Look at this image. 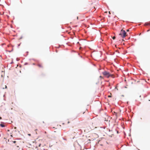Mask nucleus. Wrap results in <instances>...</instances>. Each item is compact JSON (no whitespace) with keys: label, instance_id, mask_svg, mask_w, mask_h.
Segmentation results:
<instances>
[{"label":"nucleus","instance_id":"f257e3e1","mask_svg":"<svg viewBox=\"0 0 150 150\" xmlns=\"http://www.w3.org/2000/svg\"><path fill=\"white\" fill-rule=\"evenodd\" d=\"M103 74L105 77L108 78L110 77H112V75L111 74H110L109 72L106 71H105L102 72Z\"/></svg>","mask_w":150,"mask_h":150},{"label":"nucleus","instance_id":"f03ea898","mask_svg":"<svg viewBox=\"0 0 150 150\" xmlns=\"http://www.w3.org/2000/svg\"><path fill=\"white\" fill-rule=\"evenodd\" d=\"M126 34V32L125 30H121L119 35L123 38H124L125 37Z\"/></svg>","mask_w":150,"mask_h":150},{"label":"nucleus","instance_id":"7ed1b4c3","mask_svg":"<svg viewBox=\"0 0 150 150\" xmlns=\"http://www.w3.org/2000/svg\"><path fill=\"white\" fill-rule=\"evenodd\" d=\"M0 126L1 127L3 128L5 127V125H4V122H1L0 124Z\"/></svg>","mask_w":150,"mask_h":150},{"label":"nucleus","instance_id":"20e7f679","mask_svg":"<svg viewBox=\"0 0 150 150\" xmlns=\"http://www.w3.org/2000/svg\"><path fill=\"white\" fill-rule=\"evenodd\" d=\"M13 48H12V49L11 50H7L6 51L8 52H12L13 51Z\"/></svg>","mask_w":150,"mask_h":150},{"label":"nucleus","instance_id":"39448f33","mask_svg":"<svg viewBox=\"0 0 150 150\" xmlns=\"http://www.w3.org/2000/svg\"><path fill=\"white\" fill-rule=\"evenodd\" d=\"M38 66L40 67H42V65L40 64H38Z\"/></svg>","mask_w":150,"mask_h":150},{"label":"nucleus","instance_id":"423d86ee","mask_svg":"<svg viewBox=\"0 0 150 150\" xmlns=\"http://www.w3.org/2000/svg\"><path fill=\"white\" fill-rule=\"evenodd\" d=\"M70 42H67L66 44L67 45H69V46H70Z\"/></svg>","mask_w":150,"mask_h":150},{"label":"nucleus","instance_id":"0eeeda50","mask_svg":"<svg viewBox=\"0 0 150 150\" xmlns=\"http://www.w3.org/2000/svg\"><path fill=\"white\" fill-rule=\"evenodd\" d=\"M33 60L34 61H36V62H38V60H37L34 59H33Z\"/></svg>","mask_w":150,"mask_h":150},{"label":"nucleus","instance_id":"6e6552de","mask_svg":"<svg viewBox=\"0 0 150 150\" xmlns=\"http://www.w3.org/2000/svg\"><path fill=\"white\" fill-rule=\"evenodd\" d=\"M28 53H29L28 52V51H27V52H26V53L27 54V55H24V56L25 57H26V56H27V55L28 54Z\"/></svg>","mask_w":150,"mask_h":150},{"label":"nucleus","instance_id":"1a4fd4ad","mask_svg":"<svg viewBox=\"0 0 150 150\" xmlns=\"http://www.w3.org/2000/svg\"><path fill=\"white\" fill-rule=\"evenodd\" d=\"M7 88V86L6 85H5V88H3V89H4L5 88L6 89V88Z\"/></svg>","mask_w":150,"mask_h":150},{"label":"nucleus","instance_id":"9d476101","mask_svg":"<svg viewBox=\"0 0 150 150\" xmlns=\"http://www.w3.org/2000/svg\"><path fill=\"white\" fill-rule=\"evenodd\" d=\"M21 43H20V44H18L17 47H19L20 46V45L21 44Z\"/></svg>","mask_w":150,"mask_h":150},{"label":"nucleus","instance_id":"9b49d317","mask_svg":"<svg viewBox=\"0 0 150 150\" xmlns=\"http://www.w3.org/2000/svg\"><path fill=\"white\" fill-rule=\"evenodd\" d=\"M28 63L27 62H25L24 64V65H27V64H28Z\"/></svg>","mask_w":150,"mask_h":150},{"label":"nucleus","instance_id":"f8f14e48","mask_svg":"<svg viewBox=\"0 0 150 150\" xmlns=\"http://www.w3.org/2000/svg\"><path fill=\"white\" fill-rule=\"evenodd\" d=\"M115 36H113L112 37V39H113V40H115Z\"/></svg>","mask_w":150,"mask_h":150},{"label":"nucleus","instance_id":"ddd939ff","mask_svg":"<svg viewBox=\"0 0 150 150\" xmlns=\"http://www.w3.org/2000/svg\"><path fill=\"white\" fill-rule=\"evenodd\" d=\"M13 63V59L12 60V62L10 63V64H12Z\"/></svg>","mask_w":150,"mask_h":150},{"label":"nucleus","instance_id":"4468645a","mask_svg":"<svg viewBox=\"0 0 150 150\" xmlns=\"http://www.w3.org/2000/svg\"><path fill=\"white\" fill-rule=\"evenodd\" d=\"M13 143H14V144H15V143H16V141H13Z\"/></svg>","mask_w":150,"mask_h":150},{"label":"nucleus","instance_id":"2eb2a0df","mask_svg":"<svg viewBox=\"0 0 150 150\" xmlns=\"http://www.w3.org/2000/svg\"><path fill=\"white\" fill-rule=\"evenodd\" d=\"M23 38V36H21L20 37V38L19 39H22Z\"/></svg>","mask_w":150,"mask_h":150},{"label":"nucleus","instance_id":"dca6fc26","mask_svg":"<svg viewBox=\"0 0 150 150\" xmlns=\"http://www.w3.org/2000/svg\"><path fill=\"white\" fill-rule=\"evenodd\" d=\"M62 139H63L64 140H67V139H66L64 138H63V137H62Z\"/></svg>","mask_w":150,"mask_h":150},{"label":"nucleus","instance_id":"f3484780","mask_svg":"<svg viewBox=\"0 0 150 150\" xmlns=\"http://www.w3.org/2000/svg\"><path fill=\"white\" fill-rule=\"evenodd\" d=\"M16 61H18L19 60V59H18V58H16Z\"/></svg>","mask_w":150,"mask_h":150},{"label":"nucleus","instance_id":"a211bd4d","mask_svg":"<svg viewBox=\"0 0 150 150\" xmlns=\"http://www.w3.org/2000/svg\"><path fill=\"white\" fill-rule=\"evenodd\" d=\"M28 135L29 136H31V134H28Z\"/></svg>","mask_w":150,"mask_h":150},{"label":"nucleus","instance_id":"6ab92c4d","mask_svg":"<svg viewBox=\"0 0 150 150\" xmlns=\"http://www.w3.org/2000/svg\"><path fill=\"white\" fill-rule=\"evenodd\" d=\"M41 144H39V145L38 146H41Z\"/></svg>","mask_w":150,"mask_h":150},{"label":"nucleus","instance_id":"aec40b11","mask_svg":"<svg viewBox=\"0 0 150 150\" xmlns=\"http://www.w3.org/2000/svg\"><path fill=\"white\" fill-rule=\"evenodd\" d=\"M52 146H52H50V145L49 147H51Z\"/></svg>","mask_w":150,"mask_h":150},{"label":"nucleus","instance_id":"412c9836","mask_svg":"<svg viewBox=\"0 0 150 150\" xmlns=\"http://www.w3.org/2000/svg\"><path fill=\"white\" fill-rule=\"evenodd\" d=\"M43 150H47V149H43Z\"/></svg>","mask_w":150,"mask_h":150},{"label":"nucleus","instance_id":"4be33fe9","mask_svg":"<svg viewBox=\"0 0 150 150\" xmlns=\"http://www.w3.org/2000/svg\"><path fill=\"white\" fill-rule=\"evenodd\" d=\"M3 96L4 98L5 97V95H4Z\"/></svg>","mask_w":150,"mask_h":150},{"label":"nucleus","instance_id":"5701e85b","mask_svg":"<svg viewBox=\"0 0 150 150\" xmlns=\"http://www.w3.org/2000/svg\"><path fill=\"white\" fill-rule=\"evenodd\" d=\"M33 65H35V63H33Z\"/></svg>","mask_w":150,"mask_h":150},{"label":"nucleus","instance_id":"b1692460","mask_svg":"<svg viewBox=\"0 0 150 150\" xmlns=\"http://www.w3.org/2000/svg\"><path fill=\"white\" fill-rule=\"evenodd\" d=\"M100 78H101V77H102V76H100Z\"/></svg>","mask_w":150,"mask_h":150},{"label":"nucleus","instance_id":"393cba45","mask_svg":"<svg viewBox=\"0 0 150 150\" xmlns=\"http://www.w3.org/2000/svg\"><path fill=\"white\" fill-rule=\"evenodd\" d=\"M69 123V122H68V123Z\"/></svg>","mask_w":150,"mask_h":150},{"label":"nucleus","instance_id":"a878e982","mask_svg":"<svg viewBox=\"0 0 150 150\" xmlns=\"http://www.w3.org/2000/svg\"><path fill=\"white\" fill-rule=\"evenodd\" d=\"M7 4L8 6H9V4Z\"/></svg>","mask_w":150,"mask_h":150},{"label":"nucleus","instance_id":"bb28decb","mask_svg":"<svg viewBox=\"0 0 150 150\" xmlns=\"http://www.w3.org/2000/svg\"><path fill=\"white\" fill-rule=\"evenodd\" d=\"M37 129H36L35 130V131H37Z\"/></svg>","mask_w":150,"mask_h":150},{"label":"nucleus","instance_id":"cd10ccee","mask_svg":"<svg viewBox=\"0 0 150 150\" xmlns=\"http://www.w3.org/2000/svg\"><path fill=\"white\" fill-rule=\"evenodd\" d=\"M141 97V95H140V96H139V97Z\"/></svg>","mask_w":150,"mask_h":150},{"label":"nucleus","instance_id":"c85d7f7f","mask_svg":"<svg viewBox=\"0 0 150 150\" xmlns=\"http://www.w3.org/2000/svg\"><path fill=\"white\" fill-rule=\"evenodd\" d=\"M78 17H77V19H78Z\"/></svg>","mask_w":150,"mask_h":150},{"label":"nucleus","instance_id":"c756f323","mask_svg":"<svg viewBox=\"0 0 150 150\" xmlns=\"http://www.w3.org/2000/svg\"><path fill=\"white\" fill-rule=\"evenodd\" d=\"M81 58H82V56H81Z\"/></svg>","mask_w":150,"mask_h":150},{"label":"nucleus","instance_id":"7c9ffc66","mask_svg":"<svg viewBox=\"0 0 150 150\" xmlns=\"http://www.w3.org/2000/svg\"><path fill=\"white\" fill-rule=\"evenodd\" d=\"M117 133H118V131L117 132Z\"/></svg>","mask_w":150,"mask_h":150}]
</instances>
